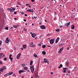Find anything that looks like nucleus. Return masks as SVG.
Instances as JSON below:
<instances>
[{
	"label": "nucleus",
	"instance_id": "f257e3e1",
	"mask_svg": "<svg viewBox=\"0 0 78 78\" xmlns=\"http://www.w3.org/2000/svg\"><path fill=\"white\" fill-rule=\"evenodd\" d=\"M30 70L31 71L32 73H33L34 71V66H30Z\"/></svg>",
	"mask_w": 78,
	"mask_h": 78
},
{
	"label": "nucleus",
	"instance_id": "f03ea898",
	"mask_svg": "<svg viewBox=\"0 0 78 78\" xmlns=\"http://www.w3.org/2000/svg\"><path fill=\"white\" fill-rule=\"evenodd\" d=\"M5 56V55L3 53H0V58H3Z\"/></svg>",
	"mask_w": 78,
	"mask_h": 78
},
{
	"label": "nucleus",
	"instance_id": "7ed1b4c3",
	"mask_svg": "<svg viewBox=\"0 0 78 78\" xmlns=\"http://www.w3.org/2000/svg\"><path fill=\"white\" fill-rule=\"evenodd\" d=\"M48 59L46 58H44V63H47L48 64H49V61H47Z\"/></svg>",
	"mask_w": 78,
	"mask_h": 78
},
{
	"label": "nucleus",
	"instance_id": "20e7f679",
	"mask_svg": "<svg viewBox=\"0 0 78 78\" xmlns=\"http://www.w3.org/2000/svg\"><path fill=\"white\" fill-rule=\"evenodd\" d=\"M40 28L42 29H44L46 28L45 26H44V25H42L41 26Z\"/></svg>",
	"mask_w": 78,
	"mask_h": 78
},
{
	"label": "nucleus",
	"instance_id": "39448f33",
	"mask_svg": "<svg viewBox=\"0 0 78 78\" xmlns=\"http://www.w3.org/2000/svg\"><path fill=\"white\" fill-rule=\"evenodd\" d=\"M54 39H51V40H50V41H49V42H50V44H53L54 43Z\"/></svg>",
	"mask_w": 78,
	"mask_h": 78
},
{
	"label": "nucleus",
	"instance_id": "423d86ee",
	"mask_svg": "<svg viewBox=\"0 0 78 78\" xmlns=\"http://www.w3.org/2000/svg\"><path fill=\"white\" fill-rule=\"evenodd\" d=\"M19 74H20L22 73H24L25 72V71L24 70H19Z\"/></svg>",
	"mask_w": 78,
	"mask_h": 78
},
{
	"label": "nucleus",
	"instance_id": "0eeeda50",
	"mask_svg": "<svg viewBox=\"0 0 78 78\" xmlns=\"http://www.w3.org/2000/svg\"><path fill=\"white\" fill-rule=\"evenodd\" d=\"M27 12H32V13H33L34 12V11H33V9H29L28 10H27Z\"/></svg>",
	"mask_w": 78,
	"mask_h": 78
},
{
	"label": "nucleus",
	"instance_id": "6e6552de",
	"mask_svg": "<svg viewBox=\"0 0 78 78\" xmlns=\"http://www.w3.org/2000/svg\"><path fill=\"white\" fill-rule=\"evenodd\" d=\"M70 25V22H69V23H66L65 25L66 27H69L68 26H69Z\"/></svg>",
	"mask_w": 78,
	"mask_h": 78
},
{
	"label": "nucleus",
	"instance_id": "1a4fd4ad",
	"mask_svg": "<svg viewBox=\"0 0 78 78\" xmlns=\"http://www.w3.org/2000/svg\"><path fill=\"white\" fill-rule=\"evenodd\" d=\"M8 39V38H7L5 40V42L6 44H8L9 42V40Z\"/></svg>",
	"mask_w": 78,
	"mask_h": 78
},
{
	"label": "nucleus",
	"instance_id": "9d476101",
	"mask_svg": "<svg viewBox=\"0 0 78 78\" xmlns=\"http://www.w3.org/2000/svg\"><path fill=\"white\" fill-rule=\"evenodd\" d=\"M36 36V34L35 33H33L31 34V36L33 38H34Z\"/></svg>",
	"mask_w": 78,
	"mask_h": 78
},
{
	"label": "nucleus",
	"instance_id": "9b49d317",
	"mask_svg": "<svg viewBox=\"0 0 78 78\" xmlns=\"http://www.w3.org/2000/svg\"><path fill=\"white\" fill-rule=\"evenodd\" d=\"M21 55V54L19 53L18 55L17 56V58L19 59L20 58V56Z\"/></svg>",
	"mask_w": 78,
	"mask_h": 78
},
{
	"label": "nucleus",
	"instance_id": "f8f14e48",
	"mask_svg": "<svg viewBox=\"0 0 78 78\" xmlns=\"http://www.w3.org/2000/svg\"><path fill=\"white\" fill-rule=\"evenodd\" d=\"M59 37L57 38V39H56V41H55L56 43H57L58 42V41L59 40Z\"/></svg>",
	"mask_w": 78,
	"mask_h": 78
},
{
	"label": "nucleus",
	"instance_id": "ddd939ff",
	"mask_svg": "<svg viewBox=\"0 0 78 78\" xmlns=\"http://www.w3.org/2000/svg\"><path fill=\"white\" fill-rule=\"evenodd\" d=\"M30 47H31V46H32L33 44H34L33 43V42H31L30 44Z\"/></svg>",
	"mask_w": 78,
	"mask_h": 78
},
{
	"label": "nucleus",
	"instance_id": "4468645a",
	"mask_svg": "<svg viewBox=\"0 0 78 78\" xmlns=\"http://www.w3.org/2000/svg\"><path fill=\"white\" fill-rule=\"evenodd\" d=\"M74 28L75 27L74 25H72V26H71V29L73 30Z\"/></svg>",
	"mask_w": 78,
	"mask_h": 78
},
{
	"label": "nucleus",
	"instance_id": "2eb2a0df",
	"mask_svg": "<svg viewBox=\"0 0 78 78\" xmlns=\"http://www.w3.org/2000/svg\"><path fill=\"white\" fill-rule=\"evenodd\" d=\"M33 62V61H30V65L32 66V65Z\"/></svg>",
	"mask_w": 78,
	"mask_h": 78
},
{
	"label": "nucleus",
	"instance_id": "dca6fc26",
	"mask_svg": "<svg viewBox=\"0 0 78 78\" xmlns=\"http://www.w3.org/2000/svg\"><path fill=\"white\" fill-rule=\"evenodd\" d=\"M42 54L43 55H45L46 54V52L44 51H43L42 52Z\"/></svg>",
	"mask_w": 78,
	"mask_h": 78
},
{
	"label": "nucleus",
	"instance_id": "f3484780",
	"mask_svg": "<svg viewBox=\"0 0 78 78\" xmlns=\"http://www.w3.org/2000/svg\"><path fill=\"white\" fill-rule=\"evenodd\" d=\"M69 64V62L68 61H67L66 62V66H68Z\"/></svg>",
	"mask_w": 78,
	"mask_h": 78
},
{
	"label": "nucleus",
	"instance_id": "a211bd4d",
	"mask_svg": "<svg viewBox=\"0 0 78 78\" xmlns=\"http://www.w3.org/2000/svg\"><path fill=\"white\" fill-rule=\"evenodd\" d=\"M9 76V74H4V76L5 77H6L8 76Z\"/></svg>",
	"mask_w": 78,
	"mask_h": 78
},
{
	"label": "nucleus",
	"instance_id": "6ab92c4d",
	"mask_svg": "<svg viewBox=\"0 0 78 78\" xmlns=\"http://www.w3.org/2000/svg\"><path fill=\"white\" fill-rule=\"evenodd\" d=\"M34 57H36V58H37V55H36V54H34Z\"/></svg>",
	"mask_w": 78,
	"mask_h": 78
},
{
	"label": "nucleus",
	"instance_id": "aec40b11",
	"mask_svg": "<svg viewBox=\"0 0 78 78\" xmlns=\"http://www.w3.org/2000/svg\"><path fill=\"white\" fill-rule=\"evenodd\" d=\"M8 9L10 10V12H12V10L13 9H9V8Z\"/></svg>",
	"mask_w": 78,
	"mask_h": 78
},
{
	"label": "nucleus",
	"instance_id": "412c9836",
	"mask_svg": "<svg viewBox=\"0 0 78 78\" xmlns=\"http://www.w3.org/2000/svg\"><path fill=\"white\" fill-rule=\"evenodd\" d=\"M46 47V46L45 45H43L42 46V48H45Z\"/></svg>",
	"mask_w": 78,
	"mask_h": 78
},
{
	"label": "nucleus",
	"instance_id": "4be33fe9",
	"mask_svg": "<svg viewBox=\"0 0 78 78\" xmlns=\"http://www.w3.org/2000/svg\"><path fill=\"white\" fill-rule=\"evenodd\" d=\"M5 68H6V66H4L2 67V70H5Z\"/></svg>",
	"mask_w": 78,
	"mask_h": 78
},
{
	"label": "nucleus",
	"instance_id": "5701e85b",
	"mask_svg": "<svg viewBox=\"0 0 78 78\" xmlns=\"http://www.w3.org/2000/svg\"><path fill=\"white\" fill-rule=\"evenodd\" d=\"M23 48H26L27 47V46H26V45H23Z\"/></svg>",
	"mask_w": 78,
	"mask_h": 78
},
{
	"label": "nucleus",
	"instance_id": "b1692460",
	"mask_svg": "<svg viewBox=\"0 0 78 78\" xmlns=\"http://www.w3.org/2000/svg\"><path fill=\"white\" fill-rule=\"evenodd\" d=\"M28 69V68L27 67H24V70H27Z\"/></svg>",
	"mask_w": 78,
	"mask_h": 78
},
{
	"label": "nucleus",
	"instance_id": "393cba45",
	"mask_svg": "<svg viewBox=\"0 0 78 78\" xmlns=\"http://www.w3.org/2000/svg\"><path fill=\"white\" fill-rule=\"evenodd\" d=\"M12 74H13L12 72H11V73H8L9 75H11Z\"/></svg>",
	"mask_w": 78,
	"mask_h": 78
},
{
	"label": "nucleus",
	"instance_id": "a878e982",
	"mask_svg": "<svg viewBox=\"0 0 78 78\" xmlns=\"http://www.w3.org/2000/svg\"><path fill=\"white\" fill-rule=\"evenodd\" d=\"M64 49V47H63L62 48H61L60 50L61 51H62V50H63Z\"/></svg>",
	"mask_w": 78,
	"mask_h": 78
},
{
	"label": "nucleus",
	"instance_id": "bb28decb",
	"mask_svg": "<svg viewBox=\"0 0 78 78\" xmlns=\"http://www.w3.org/2000/svg\"><path fill=\"white\" fill-rule=\"evenodd\" d=\"M8 28H9V27H6L5 28V29L6 30H9Z\"/></svg>",
	"mask_w": 78,
	"mask_h": 78
},
{
	"label": "nucleus",
	"instance_id": "cd10ccee",
	"mask_svg": "<svg viewBox=\"0 0 78 78\" xmlns=\"http://www.w3.org/2000/svg\"><path fill=\"white\" fill-rule=\"evenodd\" d=\"M3 69L2 68H0V71L1 72H3Z\"/></svg>",
	"mask_w": 78,
	"mask_h": 78
},
{
	"label": "nucleus",
	"instance_id": "c85d7f7f",
	"mask_svg": "<svg viewBox=\"0 0 78 78\" xmlns=\"http://www.w3.org/2000/svg\"><path fill=\"white\" fill-rule=\"evenodd\" d=\"M23 30H24V31L26 32H27V30L26 29H25V28H24L23 29Z\"/></svg>",
	"mask_w": 78,
	"mask_h": 78
},
{
	"label": "nucleus",
	"instance_id": "c756f323",
	"mask_svg": "<svg viewBox=\"0 0 78 78\" xmlns=\"http://www.w3.org/2000/svg\"><path fill=\"white\" fill-rule=\"evenodd\" d=\"M13 27L16 28L17 27V26H13Z\"/></svg>",
	"mask_w": 78,
	"mask_h": 78
},
{
	"label": "nucleus",
	"instance_id": "7c9ffc66",
	"mask_svg": "<svg viewBox=\"0 0 78 78\" xmlns=\"http://www.w3.org/2000/svg\"><path fill=\"white\" fill-rule=\"evenodd\" d=\"M55 30L57 32H59L60 31V29H56Z\"/></svg>",
	"mask_w": 78,
	"mask_h": 78
},
{
	"label": "nucleus",
	"instance_id": "2f4dec72",
	"mask_svg": "<svg viewBox=\"0 0 78 78\" xmlns=\"http://www.w3.org/2000/svg\"><path fill=\"white\" fill-rule=\"evenodd\" d=\"M35 45L33 44V45L31 46H30L31 47H35Z\"/></svg>",
	"mask_w": 78,
	"mask_h": 78
},
{
	"label": "nucleus",
	"instance_id": "473e14b6",
	"mask_svg": "<svg viewBox=\"0 0 78 78\" xmlns=\"http://www.w3.org/2000/svg\"><path fill=\"white\" fill-rule=\"evenodd\" d=\"M66 69H68L67 68H63V70H66Z\"/></svg>",
	"mask_w": 78,
	"mask_h": 78
},
{
	"label": "nucleus",
	"instance_id": "72a5a7b5",
	"mask_svg": "<svg viewBox=\"0 0 78 78\" xmlns=\"http://www.w3.org/2000/svg\"><path fill=\"white\" fill-rule=\"evenodd\" d=\"M2 10V7H1V6L0 5V11H1Z\"/></svg>",
	"mask_w": 78,
	"mask_h": 78
},
{
	"label": "nucleus",
	"instance_id": "f704fd0d",
	"mask_svg": "<svg viewBox=\"0 0 78 78\" xmlns=\"http://www.w3.org/2000/svg\"><path fill=\"white\" fill-rule=\"evenodd\" d=\"M6 60H7V58H4V61H6Z\"/></svg>",
	"mask_w": 78,
	"mask_h": 78
},
{
	"label": "nucleus",
	"instance_id": "c9c22d12",
	"mask_svg": "<svg viewBox=\"0 0 78 78\" xmlns=\"http://www.w3.org/2000/svg\"><path fill=\"white\" fill-rule=\"evenodd\" d=\"M62 66H63V65L62 64H61L60 65V66L61 67H62Z\"/></svg>",
	"mask_w": 78,
	"mask_h": 78
},
{
	"label": "nucleus",
	"instance_id": "e433bc0d",
	"mask_svg": "<svg viewBox=\"0 0 78 78\" xmlns=\"http://www.w3.org/2000/svg\"><path fill=\"white\" fill-rule=\"evenodd\" d=\"M9 58L11 60H13V58Z\"/></svg>",
	"mask_w": 78,
	"mask_h": 78
},
{
	"label": "nucleus",
	"instance_id": "4c0bfd02",
	"mask_svg": "<svg viewBox=\"0 0 78 78\" xmlns=\"http://www.w3.org/2000/svg\"><path fill=\"white\" fill-rule=\"evenodd\" d=\"M12 55L11 54H10L9 56V58H11L12 57Z\"/></svg>",
	"mask_w": 78,
	"mask_h": 78
},
{
	"label": "nucleus",
	"instance_id": "58836bf2",
	"mask_svg": "<svg viewBox=\"0 0 78 78\" xmlns=\"http://www.w3.org/2000/svg\"><path fill=\"white\" fill-rule=\"evenodd\" d=\"M61 51H61V50H59L58 51V53H61Z\"/></svg>",
	"mask_w": 78,
	"mask_h": 78
},
{
	"label": "nucleus",
	"instance_id": "ea45409f",
	"mask_svg": "<svg viewBox=\"0 0 78 78\" xmlns=\"http://www.w3.org/2000/svg\"><path fill=\"white\" fill-rule=\"evenodd\" d=\"M2 41H0V45H1L2 44Z\"/></svg>",
	"mask_w": 78,
	"mask_h": 78
},
{
	"label": "nucleus",
	"instance_id": "a19ab883",
	"mask_svg": "<svg viewBox=\"0 0 78 78\" xmlns=\"http://www.w3.org/2000/svg\"><path fill=\"white\" fill-rule=\"evenodd\" d=\"M0 64H2V62L1 61H0Z\"/></svg>",
	"mask_w": 78,
	"mask_h": 78
},
{
	"label": "nucleus",
	"instance_id": "79ce46f5",
	"mask_svg": "<svg viewBox=\"0 0 78 78\" xmlns=\"http://www.w3.org/2000/svg\"><path fill=\"white\" fill-rule=\"evenodd\" d=\"M22 66H25V64H22Z\"/></svg>",
	"mask_w": 78,
	"mask_h": 78
},
{
	"label": "nucleus",
	"instance_id": "37998d69",
	"mask_svg": "<svg viewBox=\"0 0 78 78\" xmlns=\"http://www.w3.org/2000/svg\"><path fill=\"white\" fill-rule=\"evenodd\" d=\"M16 13H17V12L16 11L15 12H14V14H16Z\"/></svg>",
	"mask_w": 78,
	"mask_h": 78
},
{
	"label": "nucleus",
	"instance_id": "c03bdc74",
	"mask_svg": "<svg viewBox=\"0 0 78 78\" xmlns=\"http://www.w3.org/2000/svg\"><path fill=\"white\" fill-rule=\"evenodd\" d=\"M63 72L64 73H66V70H64V71H63Z\"/></svg>",
	"mask_w": 78,
	"mask_h": 78
},
{
	"label": "nucleus",
	"instance_id": "a18cd8bd",
	"mask_svg": "<svg viewBox=\"0 0 78 78\" xmlns=\"http://www.w3.org/2000/svg\"><path fill=\"white\" fill-rule=\"evenodd\" d=\"M31 1L32 2H34V0H31Z\"/></svg>",
	"mask_w": 78,
	"mask_h": 78
},
{
	"label": "nucleus",
	"instance_id": "49530a36",
	"mask_svg": "<svg viewBox=\"0 0 78 78\" xmlns=\"http://www.w3.org/2000/svg\"><path fill=\"white\" fill-rule=\"evenodd\" d=\"M38 46H41V44H38Z\"/></svg>",
	"mask_w": 78,
	"mask_h": 78
},
{
	"label": "nucleus",
	"instance_id": "de8ad7c7",
	"mask_svg": "<svg viewBox=\"0 0 78 78\" xmlns=\"http://www.w3.org/2000/svg\"><path fill=\"white\" fill-rule=\"evenodd\" d=\"M42 23L41 22H40L39 23V25H41Z\"/></svg>",
	"mask_w": 78,
	"mask_h": 78
},
{
	"label": "nucleus",
	"instance_id": "09e8293b",
	"mask_svg": "<svg viewBox=\"0 0 78 78\" xmlns=\"http://www.w3.org/2000/svg\"><path fill=\"white\" fill-rule=\"evenodd\" d=\"M67 49L68 50L69 49V47H68Z\"/></svg>",
	"mask_w": 78,
	"mask_h": 78
},
{
	"label": "nucleus",
	"instance_id": "8fccbe9b",
	"mask_svg": "<svg viewBox=\"0 0 78 78\" xmlns=\"http://www.w3.org/2000/svg\"><path fill=\"white\" fill-rule=\"evenodd\" d=\"M24 21L25 22H26L27 21V20H24Z\"/></svg>",
	"mask_w": 78,
	"mask_h": 78
},
{
	"label": "nucleus",
	"instance_id": "3c124183",
	"mask_svg": "<svg viewBox=\"0 0 78 78\" xmlns=\"http://www.w3.org/2000/svg\"><path fill=\"white\" fill-rule=\"evenodd\" d=\"M24 16H27V14H25V15H24Z\"/></svg>",
	"mask_w": 78,
	"mask_h": 78
},
{
	"label": "nucleus",
	"instance_id": "603ef678",
	"mask_svg": "<svg viewBox=\"0 0 78 78\" xmlns=\"http://www.w3.org/2000/svg\"><path fill=\"white\" fill-rule=\"evenodd\" d=\"M29 6L30 5L29 4H26V6Z\"/></svg>",
	"mask_w": 78,
	"mask_h": 78
},
{
	"label": "nucleus",
	"instance_id": "864d4df0",
	"mask_svg": "<svg viewBox=\"0 0 78 78\" xmlns=\"http://www.w3.org/2000/svg\"><path fill=\"white\" fill-rule=\"evenodd\" d=\"M13 9V12H14V11H15L16 9Z\"/></svg>",
	"mask_w": 78,
	"mask_h": 78
},
{
	"label": "nucleus",
	"instance_id": "5fc2aeb1",
	"mask_svg": "<svg viewBox=\"0 0 78 78\" xmlns=\"http://www.w3.org/2000/svg\"><path fill=\"white\" fill-rule=\"evenodd\" d=\"M24 14V12H22V15H23Z\"/></svg>",
	"mask_w": 78,
	"mask_h": 78
},
{
	"label": "nucleus",
	"instance_id": "6e6d98bb",
	"mask_svg": "<svg viewBox=\"0 0 78 78\" xmlns=\"http://www.w3.org/2000/svg\"><path fill=\"white\" fill-rule=\"evenodd\" d=\"M61 67L60 66H59L58 67V68H59V69H60L61 68Z\"/></svg>",
	"mask_w": 78,
	"mask_h": 78
},
{
	"label": "nucleus",
	"instance_id": "4d7b16f0",
	"mask_svg": "<svg viewBox=\"0 0 78 78\" xmlns=\"http://www.w3.org/2000/svg\"><path fill=\"white\" fill-rule=\"evenodd\" d=\"M21 50H23V48H21Z\"/></svg>",
	"mask_w": 78,
	"mask_h": 78
},
{
	"label": "nucleus",
	"instance_id": "13d9d810",
	"mask_svg": "<svg viewBox=\"0 0 78 78\" xmlns=\"http://www.w3.org/2000/svg\"><path fill=\"white\" fill-rule=\"evenodd\" d=\"M47 46H48V47H50L51 46H48V45H46Z\"/></svg>",
	"mask_w": 78,
	"mask_h": 78
},
{
	"label": "nucleus",
	"instance_id": "bf43d9fd",
	"mask_svg": "<svg viewBox=\"0 0 78 78\" xmlns=\"http://www.w3.org/2000/svg\"><path fill=\"white\" fill-rule=\"evenodd\" d=\"M35 39H36V40H37V37H35Z\"/></svg>",
	"mask_w": 78,
	"mask_h": 78
},
{
	"label": "nucleus",
	"instance_id": "052dcab7",
	"mask_svg": "<svg viewBox=\"0 0 78 78\" xmlns=\"http://www.w3.org/2000/svg\"><path fill=\"white\" fill-rule=\"evenodd\" d=\"M51 74H53V73H52V72H51Z\"/></svg>",
	"mask_w": 78,
	"mask_h": 78
},
{
	"label": "nucleus",
	"instance_id": "680f3d73",
	"mask_svg": "<svg viewBox=\"0 0 78 78\" xmlns=\"http://www.w3.org/2000/svg\"><path fill=\"white\" fill-rule=\"evenodd\" d=\"M70 70H69V71H68V73H70Z\"/></svg>",
	"mask_w": 78,
	"mask_h": 78
},
{
	"label": "nucleus",
	"instance_id": "e2e57ef3",
	"mask_svg": "<svg viewBox=\"0 0 78 78\" xmlns=\"http://www.w3.org/2000/svg\"><path fill=\"white\" fill-rule=\"evenodd\" d=\"M14 20H17V18H14Z\"/></svg>",
	"mask_w": 78,
	"mask_h": 78
},
{
	"label": "nucleus",
	"instance_id": "0e129e2a",
	"mask_svg": "<svg viewBox=\"0 0 78 78\" xmlns=\"http://www.w3.org/2000/svg\"><path fill=\"white\" fill-rule=\"evenodd\" d=\"M13 28V27H11V29H12Z\"/></svg>",
	"mask_w": 78,
	"mask_h": 78
},
{
	"label": "nucleus",
	"instance_id": "69168bd1",
	"mask_svg": "<svg viewBox=\"0 0 78 78\" xmlns=\"http://www.w3.org/2000/svg\"><path fill=\"white\" fill-rule=\"evenodd\" d=\"M25 24L26 25H27L28 24V23H26Z\"/></svg>",
	"mask_w": 78,
	"mask_h": 78
},
{
	"label": "nucleus",
	"instance_id": "338daca9",
	"mask_svg": "<svg viewBox=\"0 0 78 78\" xmlns=\"http://www.w3.org/2000/svg\"><path fill=\"white\" fill-rule=\"evenodd\" d=\"M30 34H32V32H30Z\"/></svg>",
	"mask_w": 78,
	"mask_h": 78
},
{
	"label": "nucleus",
	"instance_id": "774afa93",
	"mask_svg": "<svg viewBox=\"0 0 78 78\" xmlns=\"http://www.w3.org/2000/svg\"><path fill=\"white\" fill-rule=\"evenodd\" d=\"M59 27H60L61 28L62 27V26H59Z\"/></svg>",
	"mask_w": 78,
	"mask_h": 78
}]
</instances>
